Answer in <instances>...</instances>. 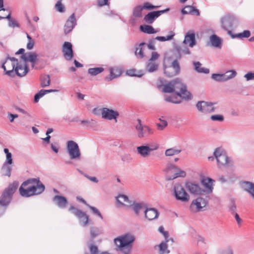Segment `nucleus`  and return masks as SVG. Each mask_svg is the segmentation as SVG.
<instances>
[{
	"label": "nucleus",
	"mask_w": 254,
	"mask_h": 254,
	"mask_svg": "<svg viewBox=\"0 0 254 254\" xmlns=\"http://www.w3.org/2000/svg\"><path fill=\"white\" fill-rule=\"evenodd\" d=\"M135 237L130 232L125 233L114 239L116 250L122 254H131Z\"/></svg>",
	"instance_id": "1"
},
{
	"label": "nucleus",
	"mask_w": 254,
	"mask_h": 254,
	"mask_svg": "<svg viewBox=\"0 0 254 254\" xmlns=\"http://www.w3.org/2000/svg\"><path fill=\"white\" fill-rule=\"evenodd\" d=\"M6 61L2 64V68L3 69L5 74L10 77H14L15 75L18 76L22 77L25 76L28 72L29 68L26 63L24 62H19L17 63L16 64L14 63H11L10 64L11 66V68H9L7 70L4 64L6 63Z\"/></svg>",
	"instance_id": "2"
},
{
	"label": "nucleus",
	"mask_w": 254,
	"mask_h": 254,
	"mask_svg": "<svg viewBox=\"0 0 254 254\" xmlns=\"http://www.w3.org/2000/svg\"><path fill=\"white\" fill-rule=\"evenodd\" d=\"M19 183L17 181H14L12 184L9 185L1 194V198L0 199V206L3 207L7 206L10 202L12 195L17 190Z\"/></svg>",
	"instance_id": "3"
},
{
	"label": "nucleus",
	"mask_w": 254,
	"mask_h": 254,
	"mask_svg": "<svg viewBox=\"0 0 254 254\" xmlns=\"http://www.w3.org/2000/svg\"><path fill=\"white\" fill-rule=\"evenodd\" d=\"M213 155L216 160L219 168L221 167H229L232 166V162L228 156L226 152L221 148H217L215 149Z\"/></svg>",
	"instance_id": "4"
},
{
	"label": "nucleus",
	"mask_w": 254,
	"mask_h": 254,
	"mask_svg": "<svg viewBox=\"0 0 254 254\" xmlns=\"http://www.w3.org/2000/svg\"><path fill=\"white\" fill-rule=\"evenodd\" d=\"M26 186H23V183L21 185L19 191L20 194L23 197H30L35 195L40 194L42 193L45 189V187L43 184H40L38 187L35 186H32L25 189Z\"/></svg>",
	"instance_id": "5"
},
{
	"label": "nucleus",
	"mask_w": 254,
	"mask_h": 254,
	"mask_svg": "<svg viewBox=\"0 0 254 254\" xmlns=\"http://www.w3.org/2000/svg\"><path fill=\"white\" fill-rule=\"evenodd\" d=\"M172 81L173 92H176L178 96L183 99L189 100L191 98L190 93L187 91L186 85L182 82L181 79L177 78Z\"/></svg>",
	"instance_id": "6"
},
{
	"label": "nucleus",
	"mask_w": 254,
	"mask_h": 254,
	"mask_svg": "<svg viewBox=\"0 0 254 254\" xmlns=\"http://www.w3.org/2000/svg\"><path fill=\"white\" fill-rule=\"evenodd\" d=\"M66 151L71 160H80L81 153L78 144L73 140L66 142Z\"/></svg>",
	"instance_id": "7"
},
{
	"label": "nucleus",
	"mask_w": 254,
	"mask_h": 254,
	"mask_svg": "<svg viewBox=\"0 0 254 254\" xmlns=\"http://www.w3.org/2000/svg\"><path fill=\"white\" fill-rule=\"evenodd\" d=\"M173 192L175 198L178 201L187 202L190 199V195L180 184H176L174 186Z\"/></svg>",
	"instance_id": "8"
},
{
	"label": "nucleus",
	"mask_w": 254,
	"mask_h": 254,
	"mask_svg": "<svg viewBox=\"0 0 254 254\" xmlns=\"http://www.w3.org/2000/svg\"><path fill=\"white\" fill-rule=\"evenodd\" d=\"M164 171L167 174L173 173V175L168 178L169 180H174L178 177H185L186 176V173L185 171L172 163L168 164Z\"/></svg>",
	"instance_id": "9"
},
{
	"label": "nucleus",
	"mask_w": 254,
	"mask_h": 254,
	"mask_svg": "<svg viewBox=\"0 0 254 254\" xmlns=\"http://www.w3.org/2000/svg\"><path fill=\"white\" fill-rule=\"evenodd\" d=\"M207 204V201L205 198L198 197L192 200L190 205V209L191 212L196 213L202 211Z\"/></svg>",
	"instance_id": "10"
},
{
	"label": "nucleus",
	"mask_w": 254,
	"mask_h": 254,
	"mask_svg": "<svg viewBox=\"0 0 254 254\" xmlns=\"http://www.w3.org/2000/svg\"><path fill=\"white\" fill-rule=\"evenodd\" d=\"M185 188L193 195H202L204 194L203 189L199 183L193 181H188L185 183Z\"/></svg>",
	"instance_id": "11"
},
{
	"label": "nucleus",
	"mask_w": 254,
	"mask_h": 254,
	"mask_svg": "<svg viewBox=\"0 0 254 254\" xmlns=\"http://www.w3.org/2000/svg\"><path fill=\"white\" fill-rule=\"evenodd\" d=\"M137 124L135 125V129L137 130V136L141 138L146 137L153 133L151 129L148 126L143 125L140 119L137 120Z\"/></svg>",
	"instance_id": "12"
},
{
	"label": "nucleus",
	"mask_w": 254,
	"mask_h": 254,
	"mask_svg": "<svg viewBox=\"0 0 254 254\" xmlns=\"http://www.w3.org/2000/svg\"><path fill=\"white\" fill-rule=\"evenodd\" d=\"M215 181L212 179L204 176H200V183L204 187V194H210L214 189V183Z\"/></svg>",
	"instance_id": "13"
},
{
	"label": "nucleus",
	"mask_w": 254,
	"mask_h": 254,
	"mask_svg": "<svg viewBox=\"0 0 254 254\" xmlns=\"http://www.w3.org/2000/svg\"><path fill=\"white\" fill-rule=\"evenodd\" d=\"M233 17L230 16H224L221 19V27L231 36L233 35L230 30L233 28Z\"/></svg>",
	"instance_id": "14"
},
{
	"label": "nucleus",
	"mask_w": 254,
	"mask_h": 254,
	"mask_svg": "<svg viewBox=\"0 0 254 254\" xmlns=\"http://www.w3.org/2000/svg\"><path fill=\"white\" fill-rule=\"evenodd\" d=\"M197 110L203 113H209L214 110L213 104L211 102L199 101L196 105Z\"/></svg>",
	"instance_id": "15"
},
{
	"label": "nucleus",
	"mask_w": 254,
	"mask_h": 254,
	"mask_svg": "<svg viewBox=\"0 0 254 254\" xmlns=\"http://www.w3.org/2000/svg\"><path fill=\"white\" fill-rule=\"evenodd\" d=\"M180 70L179 64L177 60H175L172 62L171 66L165 68L164 72L167 76L171 77L177 74Z\"/></svg>",
	"instance_id": "16"
},
{
	"label": "nucleus",
	"mask_w": 254,
	"mask_h": 254,
	"mask_svg": "<svg viewBox=\"0 0 254 254\" xmlns=\"http://www.w3.org/2000/svg\"><path fill=\"white\" fill-rule=\"evenodd\" d=\"M169 10V8H167L164 10L154 11L149 12L144 16V19L147 23L152 24L154 21L162 14L168 12Z\"/></svg>",
	"instance_id": "17"
},
{
	"label": "nucleus",
	"mask_w": 254,
	"mask_h": 254,
	"mask_svg": "<svg viewBox=\"0 0 254 254\" xmlns=\"http://www.w3.org/2000/svg\"><path fill=\"white\" fill-rule=\"evenodd\" d=\"M74 215L78 219L79 224L81 226L86 227L87 226L89 221V217L84 212L81 210H75Z\"/></svg>",
	"instance_id": "18"
},
{
	"label": "nucleus",
	"mask_w": 254,
	"mask_h": 254,
	"mask_svg": "<svg viewBox=\"0 0 254 254\" xmlns=\"http://www.w3.org/2000/svg\"><path fill=\"white\" fill-rule=\"evenodd\" d=\"M119 116L118 112L107 108H102V118L109 120H116Z\"/></svg>",
	"instance_id": "19"
},
{
	"label": "nucleus",
	"mask_w": 254,
	"mask_h": 254,
	"mask_svg": "<svg viewBox=\"0 0 254 254\" xmlns=\"http://www.w3.org/2000/svg\"><path fill=\"white\" fill-rule=\"evenodd\" d=\"M145 218L149 221H152L158 218L159 212L155 208H146L144 211Z\"/></svg>",
	"instance_id": "20"
},
{
	"label": "nucleus",
	"mask_w": 254,
	"mask_h": 254,
	"mask_svg": "<svg viewBox=\"0 0 254 254\" xmlns=\"http://www.w3.org/2000/svg\"><path fill=\"white\" fill-rule=\"evenodd\" d=\"M158 146H156L155 148H151L147 145H141L136 147L137 153L143 158L148 157L150 154L151 151L157 149Z\"/></svg>",
	"instance_id": "21"
},
{
	"label": "nucleus",
	"mask_w": 254,
	"mask_h": 254,
	"mask_svg": "<svg viewBox=\"0 0 254 254\" xmlns=\"http://www.w3.org/2000/svg\"><path fill=\"white\" fill-rule=\"evenodd\" d=\"M21 59L25 63H26L27 62L31 63L32 67L34 68L37 59V55L34 52H27L21 55Z\"/></svg>",
	"instance_id": "22"
},
{
	"label": "nucleus",
	"mask_w": 254,
	"mask_h": 254,
	"mask_svg": "<svg viewBox=\"0 0 254 254\" xmlns=\"http://www.w3.org/2000/svg\"><path fill=\"white\" fill-rule=\"evenodd\" d=\"M62 51L65 59L70 60L73 57V51L72 44L68 42H65L64 44Z\"/></svg>",
	"instance_id": "23"
},
{
	"label": "nucleus",
	"mask_w": 254,
	"mask_h": 254,
	"mask_svg": "<svg viewBox=\"0 0 254 254\" xmlns=\"http://www.w3.org/2000/svg\"><path fill=\"white\" fill-rule=\"evenodd\" d=\"M76 24V20L74 13L72 14L66 21L64 25V33L67 34L71 32Z\"/></svg>",
	"instance_id": "24"
},
{
	"label": "nucleus",
	"mask_w": 254,
	"mask_h": 254,
	"mask_svg": "<svg viewBox=\"0 0 254 254\" xmlns=\"http://www.w3.org/2000/svg\"><path fill=\"white\" fill-rule=\"evenodd\" d=\"M53 200L55 202V204L61 208H65L68 203L66 198L62 195H55L53 197Z\"/></svg>",
	"instance_id": "25"
},
{
	"label": "nucleus",
	"mask_w": 254,
	"mask_h": 254,
	"mask_svg": "<svg viewBox=\"0 0 254 254\" xmlns=\"http://www.w3.org/2000/svg\"><path fill=\"white\" fill-rule=\"evenodd\" d=\"M241 187L254 199V183L247 181L244 182L241 184Z\"/></svg>",
	"instance_id": "26"
},
{
	"label": "nucleus",
	"mask_w": 254,
	"mask_h": 254,
	"mask_svg": "<svg viewBox=\"0 0 254 254\" xmlns=\"http://www.w3.org/2000/svg\"><path fill=\"white\" fill-rule=\"evenodd\" d=\"M183 43L189 45L190 47H193L196 44L195 34L193 33L188 32L185 37Z\"/></svg>",
	"instance_id": "27"
},
{
	"label": "nucleus",
	"mask_w": 254,
	"mask_h": 254,
	"mask_svg": "<svg viewBox=\"0 0 254 254\" xmlns=\"http://www.w3.org/2000/svg\"><path fill=\"white\" fill-rule=\"evenodd\" d=\"M209 42L211 45L215 48H221L222 40L221 38L215 34H213L209 37Z\"/></svg>",
	"instance_id": "28"
},
{
	"label": "nucleus",
	"mask_w": 254,
	"mask_h": 254,
	"mask_svg": "<svg viewBox=\"0 0 254 254\" xmlns=\"http://www.w3.org/2000/svg\"><path fill=\"white\" fill-rule=\"evenodd\" d=\"M146 50V44L145 43H140L137 47L136 48L135 54L136 56L140 59L145 57L144 51Z\"/></svg>",
	"instance_id": "29"
},
{
	"label": "nucleus",
	"mask_w": 254,
	"mask_h": 254,
	"mask_svg": "<svg viewBox=\"0 0 254 254\" xmlns=\"http://www.w3.org/2000/svg\"><path fill=\"white\" fill-rule=\"evenodd\" d=\"M116 200L118 203L121 205H131V202L129 200L128 197L124 194H119L116 197Z\"/></svg>",
	"instance_id": "30"
},
{
	"label": "nucleus",
	"mask_w": 254,
	"mask_h": 254,
	"mask_svg": "<svg viewBox=\"0 0 254 254\" xmlns=\"http://www.w3.org/2000/svg\"><path fill=\"white\" fill-rule=\"evenodd\" d=\"M192 64L194 66V69L197 72L205 74L209 72V69L208 68L201 67L202 64L199 62H193Z\"/></svg>",
	"instance_id": "31"
},
{
	"label": "nucleus",
	"mask_w": 254,
	"mask_h": 254,
	"mask_svg": "<svg viewBox=\"0 0 254 254\" xmlns=\"http://www.w3.org/2000/svg\"><path fill=\"white\" fill-rule=\"evenodd\" d=\"M132 208L134 210L135 214L137 215H139V213L142 209H145L147 207V205L143 202L139 203H133L132 204Z\"/></svg>",
	"instance_id": "32"
},
{
	"label": "nucleus",
	"mask_w": 254,
	"mask_h": 254,
	"mask_svg": "<svg viewBox=\"0 0 254 254\" xmlns=\"http://www.w3.org/2000/svg\"><path fill=\"white\" fill-rule=\"evenodd\" d=\"M183 14H195L197 16L199 15V12L198 9L193 6L188 5L186 6L182 10Z\"/></svg>",
	"instance_id": "33"
},
{
	"label": "nucleus",
	"mask_w": 254,
	"mask_h": 254,
	"mask_svg": "<svg viewBox=\"0 0 254 254\" xmlns=\"http://www.w3.org/2000/svg\"><path fill=\"white\" fill-rule=\"evenodd\" d=\"M159 64L156 62L148 61L146 65V70L148 72H153L157 70Z\"/></svg>",
	"instance_id": "34"
},
{
	"label": "nucleus",
	"mask_w": 254,
	"mask_h": 254,
	"mask_svg": "<svg viewBox=\"0 0 254 254\" xmlns=\"http://www.w3.org/2000/svg\"><path fill=\"white\" fill-rule=\"evenodd\" d=\"M12 168V165L3 163L1 167V172L3 175L8 177H10Z\"/></svg>",
	"instance_id": "35"
},
{
	"label": "nucleus",
	"mask_w": 254,
	"mask_h": 254,
	"mask_svg": "<svg viewBox=\"0 0 254 254\" xmlns=\"http://www.w3.org/2000/svg\"><path fill=\"white\" fill-rule=\"evenodd\" d=\"M168 241V240H166V242H162L158 245L159 254H165L170 253V251L168 250V245L167 244Z\"/></svg>",
	"instance_id": "36"
},
{
	"label": "nucleus",
	"mask_w": 254,
	"mask_h": 254,
	"mask_svg": "<svg viewBox=\"0 0 254 254\" xmlns=\"http://www.w3.org/2000/svg\"><path fill=\"white\" fill-rule=\"evenodd\" d=\"M181 151L182 150L181 149H177L175 147H172L166 149L165 152V155L166 156H172L179 154Z\"/></svg>",
	"instance_id": "37"
},
{
	"label": "nucleus",
	"mask_w": 254,
	"mask_h": 254,
	"mask_svg": "<svg viewBox=\"0 0 254 254\" xmlns=\"http://www.w3.org/2000/svg\"><path fill=\"white\" fill-rule=\"evenodd\" d=\"M110 80L120 76L122 73L121 69L118 68H110Z\"/></svg>",
	"instance_id": "38"
},
{
	"label": "nucleus",
	"mask_w": 254,
	"mask_h": 254,
	"mask_svg": "<svg viewBox=\"0 0 254 254\" xmlns=\"http://www.w3.org/2000/svg\"><path fill=\"white\" fill-rule=\"evenodd\" d=\"M127 74L130 76H136L140 77L144 74V72L142 70L137 71L135 69H132L127 70Z\"/></svg>",
	"instance_id": "39"
},
{
	"label": "nucleus",
	"mask_w": 254,
	"mask_h": 254,
	"mask_svg": "<svg viewBox=\"0 0 254 254\" xmlns=\"http://www.w3.org/2000/svg\"><path fill=\"white\" fill-rule=\"evenodd\" d=\"M140 28L141 31L145 33L154 34L157 32V31L155 30L153 27L150 25H141L140 26Z\"/></svg>",
	"instance_id": "40"
},
{
	"label": "nucleus",
	"mask_w": 254,
	"mask_h": 254,
	"mask_svg": "<svg viewBox=\"0 0 254 254\" xmlns=\"http://www.w3.org/2000/svg\"><path fill=\"white\" fill-rule=\"evenodd\" d=\"M159 87L160 88L161 86H160ZM161 87L162 88V91L164 93L173 92V83L172 81L168 83H166L161 86Z\"/></svg>",
	"instance_id": "41"
},
{
	"label": "nucleus",
	"mask_w": 254,
	"mask_h": 254,
	"mask_svg": "<svg viewBox=\"0 0 254 254\" xmlns=\"http://www.w3.org/2000/svg\"><path fill=\"white\" fill-rule=\"evenodd\" d=\"M50 77L49 75H45L41 77V86L42 87H47L50 84Z\"/></svg>",
	"instance_id": "42"
},
{
	"label": "nucleus",
	"mask_w": 254,
	"mask_h": 254,
	"mask_svg": "<svg viewBox=\"0 0 254 254\" xmlns=\"http://www.w3.org/2000/svg\"><path fill=\"white\" fill-rule=\"evenodd\" d=\"M251 36V32L249 30H244L242 33H239L235 35H231L232 38H249Z\"/></svg>",
	"instance_id": "43"
},
{
	"label": "nucleus",
	"mask_w": 254,
	"mask_h": 254,
	"mask_svg": "<svg viewBox=\"0 0 254 254\" xmlns=\"http://www.w3.org/2000/svg\"><path fill=\"white\" fill-rule=\"evenodd\" d=\"M223 74L225 81H226L234 78L236 76L237 72L235 70L232 69L226 71Z\"/></svg>",
	"instance_id": "44"
},
{
	"label": "nucleus",
	"mask_w": 254,
	"mask_h": 254,
	"mask_svg": "<svg viewBox=\"0 0 254 254\" xmlns=\"http://www.w3.org/2000/svg\"><path fill=\"white\" fill-rule=\"evenodd\" d=\"M169 33H170V35H167L166 37H164V36H157V37H156L154 39V40H158V41H161V42H164V41H166L171 40H172L173 38V37L175 36V34L172 31H170Z\"/></svg>",
	"instance_id": "45"
},
{
	"label": "nucleus",
	"mask_w": 254,
	"mask_h": 254,
	"mask_svg": "<svg viewBox=\"0 0 254 254\" xmlns=\"http://www.w3.org/2000/svg\"><path fill=\"white\" fill-rule=\"evenodd\" d=\"M3 151L6 155V159L3 163L12 165L13 162L12 154L9 151L7 148H4Z\"/></svg>",
	"instance_id": "46"
},
{
	"label": "nucleus",
	"mask_w": 254,
	"mask_h": 254,
	"mask_svg": "<svg viewBox=\"0 0 254 254\" xmlns=\"http://www.w3.org/2000/svg\"><path fill=\"white\" fill-rule=\"evenodd\" d=\"M103 71L104 68L101 67L90 68L88 69V73L92 76H95Z\"/></svg>",
	"instance_id": "47"
},
{
	"label": "nucleus",
	"mask_w": 254,
	"mask_h": 254,
	"mask_svg": "<svg viewBox=\"0 0 254 254\" xmlns=\"http://www.w3.org/2000/svg\"><path fill=\"white\" fill-rule=\"evenodd\" d=\"M36 184L35 187L39 186L40 184H43L39 178H32L27 180L23 183V186H27L28 184Z\"/></svg>",
	"instance_id": "48"
},
{
	"label": "nucleus",
	"mask_w": 254,
	"mask_h": 254,
	"mask_svg": "<svg viewBox=\"0 0 254 254\" xmlns=\"http://www.w3.org/2000/svg\"><path fill=\"white\" fill-rule=\"evenodd\" d=\"M143 9L142 6L140 5L135 7L133 9V15L137 18L142 17V10Z\"/></svg>",
	"instance_id": "49"
},
{
	"label": "nucleus",
	"mask_w": 254,
	"mask_h": 254,
	"mask_svg": "<svg viewBox=\"0 0 254 254\" xmlns=\"http://www.w3.org/2000/svg\"><path fill=\"white\" fill-rule=\"evenodd\" d=\"M177 52L179 55V58H180L182 55H190V52L189 49L187 47H182L179 46L177 48Z\"/></svg>",
	"instance_id": "50"
},
{
	"label": "nucleus",
	"mask_w": 254,
	"mask_h": 254,
	"mask_svg": "<svg viewBox=\"0 0 254 254\" xmlns=\"http://www.w3.org/2000/svg\"><path fill=\"white\" fill-rule=\"evenodd\" d=\"M165 100L166 102L174 104H179L181 102V100L180 99H178L177 97L176 96H165Z\"/></svg>",
	"instance_id": "51"
},
{
	"label": "nucleus",
	"mask_w": 254,
	"mask_h": 254,
	"mask_svg": "<svg viewBox=\"0 0 254 254\" xmlns=\"http://www.w3.org/2000/svg\"><path fill=\"white\" fill-rule=\"evenodd\" d=\"M211 78L217 82H225V80L224 77V74L213 73L211 75Z\"/></svg>",
	"instance_id": "52"
},
{
	"label": "nucleus",
	"mask_w": 254,
	"mask_h": 254,
	"mask_svg": "<svg viewBox=\"0 0 254 254\" xmlns=\"http://www.w3.org/2000/svg\"><path fill=\"white\" fill-rule=\"evenodd\" d=\"M90 236L92 239L95 238L101 234L100 229L96 227H92L90 228Z\"/></svg>",
	"instance_id": "53"
},
{
	"label": "nucleus",
	"mask_w": 254,
	"mask_h": 254,
	"mask_svg": "<svg viewBox=\"0 0 254 254\" xmlns=\"http://www.w3.org/2000/svg\"><path fill=\"white\" fill-rule=\"evenodd\" d=\"M228 207L232 214L237 213V206L234 199H231Z\"/></svg>",
	"instance_id": "54"
},
{
	"label": "nucleus",
	"mask_w": 254,
	"mask_h": 254,
	"mask_svg": "<svg viewBox=\"0 0 254 254\" xmlns=\"http://www.w3.org/2000/svg\"><path fill=\"white\" fill-rule=\"evenodd\" d=\"M160 5H153L151 3L146 2L144 3L143 5L142 6V8L143 9H148V10H151L155 8H158L160 7Z\"/></svg>",
	"instance_id": "55"
},
{
	"label": "nucleus",
	"mask_w": 254,
	"mask_h": 254,
	"mask_svg": "<svg viewBox=\"0 0 254 254\" xmlns=\"http://www.w3.org/2000/svg\"><path fill=\"white\" fill-rule=\"evenodd\" d=\"M55 7L59 12H63L64 11V6L62 3V0H59L57 1L55 5Z\"/></svg>",
	"instance_id": "56"
},
{
	"label": "nucleus",
	"mask_w": 254,
	"mask_h": 254,
	"mask_svg": "<svg viewBox=\"0 0 254 254\" xmlns=\"http://www.w3.org/2000/svg\"><path fill=\"white\" fill-rule=\"evenodd\" d=\"M210 119L213 121H219L222 122L224 121V117L221 115H214L210 117Z\"/></svg>",
	"instance_id": "57"
},
{
	"label": "nucleus",
	"mask_w": 254,
	"mask_h": 254,
	"mask_svg": "<svg viewBox=\"0 0 254 254\" xmlns=\"http://www.w3.org/2000/svg\"><path fill=\"white\" fill-rule=\"evenodd\" d=\"M122 161L126 163H129L132 160L131 155L129 154H125L121 157Z\"/></svg>",
	"instance_id": "58"
},
{
	"label": "nucleus",
	"mask_w": 254,
	"mask_h": 254,
	"mask_svg": "<svg viewBox=\"0 0 254 254\" xmlns=\"http://www.w3.org/2000/svg\"><path fill=\"white\" fill-rule=\"evenodd\" d=\"M88 207L92 211L93 213L98 216L101 219H103V217L100 212V211L95 207L88 205Z\"/></svg>",
	"instance_id": "59"
},
{
	"label": "nucleus",
	"mask_w": 254,
	"mask_h": 254,
	"mask_svg": "<svg viewBox=\"0 0 254 254\" xmlns=\"http://www.w3.org/2000/svg\"><path fill=\"white\" fill-rule=\"evenodd\" d=\"M160 120V123L157 124L158 128L159 130H163L168 125L167 122L165 120Z\"/></svg>",
	"instance_id": "60"
},
{
	"label": "nucleus",
	"mask_w": 254,
	"mask_h": 254,
	"mask_svg": "<svg viewBox=\"0 0 254 254\" xmlns=\"http://www.w3.org/2000/svg\"><path fill=\"white\" fill-rule=\"evenodd\" d=\"M220 254H234L233 249L231 247H227Z\"/></svg>",
	"instance_id": "61"
},
{
	"label": "nucleus",
	"mask_w": 254,
	"mask_h": 254,
	"mask_svg": "<svg viewBox=\"0 0 254 254\" xmlns=\"http://www.w3.org/2000/svg\"><path fill=\"white\" fill-rule=\"evenodd\" d=\"M44 96V94L42 91L40 90L39 92L36 93L34 96V102L37 103L39 102L40 99Z\"/></svg>",
	"instance_id": "62"
},
{
	"label": "nucleus",
	"mask_w": 254,
	"mask_h": 254,
	"mask_svg": "<svg viewBox=\"0 0 254 254\" xmlns=\"http://www.w3.org/2000/svg\"><path fill=\"white\" fill-rule=\"evenodd\" d=\"M244 77L247 81L254 79V72H249L244 75Z\"/></svg>",
	"instance_id": "63"
},
{
	"label": "nucleus",
	"mask_w": 254,
	"mask_h": 254,
	"mask_svg": "<svg viewBox=\"0 0 254 254\" xmlns=\"http://www.w3.org/2000/svg\"><path fill=\"white\" fill-rule=\"evenodd\" d=\"M92 113L95 116H99L101 115L102 116V108H95L92 110Z\"/></svg>",
	"instance_id": "64"
}]
</instances>
